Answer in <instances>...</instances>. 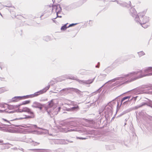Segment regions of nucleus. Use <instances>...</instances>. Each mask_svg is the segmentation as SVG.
Segmentation results:
<instances>
[{
    "mask_svg": "<svg viewBox=\"0 0 152 152\" xmlns=\"http://www.w3.org/2000/svg\"><path fill=\"white\" fill-rule=\"evenodd\" d=\"M12 107V106H9L8 107L9 108H11Z\"/></svg>",
    "mask_w": 152,
    "mask_h": 152,
    "instance_id": "58836bf2",
    "label": "nucleus"
},
{
    "mask_svg": "<svg viewBox=\"0 0 152 152\" xmlns=\"http://www.w3.org/2000/svg\"><path fill=\"white\" fill-rule=\"evenodd\" d=\"M76 24H70V25H69L68 26V27H71L72 26H74L75 25H76Z\"/></svg>",
    "mask_w": 152,
    "mask_h": 152,
    "instance_id": "cd10ccee",
    "label": "nucleus"
},
{
    "mask_svg": "<svg viewBox=\"0 0 152 152\" xmlns=\"http://www.w3.org/2000/svg\"><path fill=\"white\" fill-rule=\"evenodd\" d=\"M67 78H68L69 79L76 80L78 81L80 83L83 84H90L92 83L94 81V78L92 79L88 80H81L79 79H75V77H66Z\"/></svg>",
    "mask_w": 152,
    "mask_h": 152,
    "instance_id": "39448f33",
    "label": "nucleus"
},
{
    "mask_svg": "<svg viewBox=\"0 0 152 152\" xmlns=\"http://www.w3.org/2000/svg\"><path fill=\"white\" fill-rule=\"evenodd\" d=\"M3 142V140H0V142L1 143V142Z\"/></svg>",
    "mask_w": 152,
    "mask_h": 152,
    "instance_id": "c9c22d12",
    "label": "nucleus"
},
{
    "mask_svg": "<svg viewBox=\"0 0 152 152\" xmlns=\"http://www.w3.org/2000/svg\"><path fill=\"white\" fill-rule=\"evenodd\" d=\"M29 102H30V101H28V100L24 101L21 104H23V105H24V104H28Z\"/></svg>",
    "mask_w": 152,
    "mask_h": 152,
    "instance_id": "aec40b11",
    "label": "nucleus"
},
{
    "mask_svg": "<svg viewBox=\"0 0 152 152\" xmlns=\"http://www.w3.org/2000/svg\"><path fill=\"white\" fill-rule=\"evenodd\" d=\"M61 141V142H60V143L61 144H65L66 143L65 142V141L64 140H61L60 141Z\"/></svg>",
    "mask_w": 152,
    "mask_h": 152,
    "instance_id": "a878e982",
    "label": "nucleus"
},
{
    "mask_svg": "<svg viewBox=\"0 0 152 152\" xmlns=\"http://www.w3.org/2000/svg\"><path fill=\"white\" fill-rule=\"evenodd\" d=\"M146 104V103H142V104H141V105H139V106H137V108H139V107H142V106H143L144 105H145Z\"/></svg>",
    "mask_w": 152,
    "mask_h": 152,
    "instance_id": "393cba45",
    "label": "nucleus"
},
{
    "mask_svg": "<svg viewBox=\"0 0 152 152\" xmlns=\"http://www.w3.org/2000/svg\"><path fill=\"white\" fill-rule=\"evenodd\" d=\"M138 54L139 56H143L145 54V53L143 51H141L139 52H138Z\"/></svg>",
    "mask_w": 152,
    "mask_h": 152,
    "instance_id": "412c9836",
    "label": "nucleus"
},
{
    "mask_svg": "<svg viewBox=\"0 0 152 152\" xmlns=\"http://www.w3.org/2000/svg\"><path fill=\"white\" fill-rule=\"evenodd\" d=\"M41 104L37 102H35L32 105V107H33L38 108Z\"/></svg>",
    "mask_w": 152,
    "mask_h": 152,
    "instance_id": "ddd939ff",
    "label": "nucleus"
},
{
    "mask_svg": "<svg viewBox=\"0 0 152 152\" xmlns=\"http://www.w3.org/2000/svg\"><path fill=\"white\" fill-rule=\"evenodd\" d=\"M79 110V106L77 105L76 106H75L70 108L68 110L70 111H77L78 110Z\"/></svg>",
    "mask_w": 152,
    "mask_h": 152,
    "instance_id": "f8f14e48",
    "label": "nucleus"
},
{
    "mask_svg": "<svg viewBox=\"0 0 152 152\" xmlns=\"http://www.w3.org/2000/svg\"><path fill=\"white\" fill-rule=\"evenodd\" d=\"M127 112H124V113L123 114H122V115H123L124 114L126 113Z\"/></svg>",
    "mask_w": 152,
    "mask_h": 152,
    "instance_id": "e433bc0d",
    "label": "nucleus"
},
{
    "mask_svg": "<svg viewBox=\"0 0 152 152\" xmlns=\"http://www.w3.org/2000/svg\"><path fill=\"white\" fill-rule=\"evenodd\" d=\"M3 92L2 91V89L1 88H0V93H2Z\"/></svg>",
    "mask_w": 152,
    "mask_h": 152,
    "instance_id": "2f4dec72",
    "label": "nucleus"
},
{
    "mask_svg": "<svg viewBox=\"0 0 152 152\" xmlns=\"http://www.w3.org/2000/svg\"><path fill=\"white\" fill-rule=\"evenodd\" d=\"M0 130H1L2 131H3L4 132H12V131L10 129H2L1 127H0Z\"/></svg>",
    "mask_w": 152,
    "mask_h": 152,
    "instance_id": "4468645a",
    "label": "nucleus"
},
{
    "mask_svg": "<svg viewBox=\"0 0 152 152\" xmlns=\"http://www.w3.org/2000/svg\"><path fill=\"white\" fill-rule=\"evenodd\" d=\"M18 112L20 113L22 112H27L31 114V115H34L33 112L31 111L29 108L26 107H23L22 108H21L20 107L18 109Z\"/></svg>",
    "mask_w": 152,
    "mask_h": 152,
    "instance_id": "423d86ee",
    "label": "nucleus"
},
{
    "mask_svg": "<svg viewBox=\"0 0 152 152\" xmlns=\"http://www.w3.org/2000/svg\"><path fill=\"white\" fill-rule=\"evenodd\" d=\"M77 138L79 139H82V140H85V139H87V137L83 138V137H77Z\"/></svg>",
    "mask_w": 152,
    "mask_h": 152,
    "instance_id": "b1692460",
    "label": "nucleus"
},
{
    "mask_svg": "<svg viewBox=\"0 0 152 152\" xmlns=\"http://www.w3.org/2000/svg\"><path fill=\"white\" fill-rule=\"evenodd\" d=\"M33 126L34 127H36L37 126L36 125H33Z\"/></svg>",
    "mask_w": 152,
    "mask_h": 152,
    "instance_id": "4c0bfd02",
    "label": "nucleus"
},
{
    "mask_svg": "<svg viewBox=\"0 0 152 152\" xmlns=\"http://www.w3.org/2000/svg\"><path fill=\"white\" fill-rule=\"evenodd\" d=\"M22 96H15L12 98L11 101L12 102H17L22 99Z\"/></svg>",
    "mask_w": 152,
    "mask_h": 152,
    "instance_id": "9b49d317",
    "label": "nucleus"
},
{
    "mask_svg": "<svg viewBox=\"0 0 152 152\" xmlns=\"http://www.w3.org/2000/svg\"><path fill=\"white\" fill-rule=\"evenodd\" d=\"M0 15H1V16H2V15L1 14V13H0Z\"/></svg>",
    "mask_w": 152,
    "mask_h": 152,
    "instance_id": "37998d69",
    "label": "nucleus"
},
{
    "mask_svg": "<svg viewBox=\"0 0 152 152\" xmlns=\"http://www.w3.org/2000/svg\"><path fill=\"white\" fill-rule=\"evenodd\" d=\"M150 106L152 107V103H150Z\"/></svg>",
    "mask_w": 152,
    "mask_h": 152,
    "instance_id": "f704fd0d",
    "label": "nucleus"
},
{
    "mask_svg": "<svg viewBox=\"0 0 152 152\" xmlns=\"http://www.w3.org/2000/svg\"><path fill=\"white\" fill-rule=\"evenodd\" d=\"M66 25L67 24H66L62 26L61 28V30H64L66 29L67 28H68V27H66Z\"/></svg>",
    "mask_w": 152,
    "mask_h": 152,
    "instance_id": "6ab92c4d",
    "label": "nucleus"
},
{
    "mask_svg": "<svg viewBox=\"0 0 152 152\" xmlns=\"http://www.w3.org/2000/svg\"><path fill=\"white\" fill-rule=\"evenodd\" d=\"M44 104H41L38 108L40 110H41L42 107L44 106Z\"/></svg>",
    "mask_w": 152,
    "mask_h": 152,
    "instance_id": "4be33fe9",
    "label": "nucleus"
},
{
    "mask_svg": "<svg viewBox=\"0 0 152 152\" xmlns=\"http://www.w3.org/2000/svg\"><path fill=\"white\" fill-rule=\"evenodd\" d=\"M58 14H56V15H57V17L61 18V15H58Z\"/></svg>",
    "mask_w": 152,
    "mask_h": 152,
    "instance_id": "c756f323",
    "label": "nucleus"
},
{
    "mask_svg": "<svg viewBox=\"0 0 152 152\" xmlns=\"http://www.w3.org/2000/svg\"><path fill=\"white\" fill-rule=\"evenodd\" d=\"M4 111L5 112H8L10 113H13L14 112L12 111H6L5 110H0V113L2 112H4Z\"/></svg>",
    "mask_w": 152,
    "mask_h": 152,
    "instance_id": "5701e85b",
    "label": "nucleus"
},
{
    "mask_svg": "<svg viewBox=\"0 0 152 152\" xmlns=\"http://www.w3.org/2000/svg\"><path fill=\"white\" fill-rule=\"evenodd\" d=\"M66 126L67 127V129L65 128H61V127L58 126H56V127L57 128L59 131L62 132H68L75 131V129H70L72 128V126L69 123H65L64 125V126Z\"/></svg>",
    "mask_w": 152,
    "mask_h": 152,
    "instance_id": "7ed1b4c3",
    "label": "nucleus"
},
{
    "mask_svg": "<svg viewBox=\"0 0 152 152\" xmlns=\"http://www.w3.org/2000/svg\"><path fill=\"white\" fill-rule=\"evenodd\" d=\"M130 97H131L130 96H126V97H123L121 101V104H122V102L124 101L126 99H129L130 98Z\"/></svg>",
    "mask_w": 152,
    "mask_h": 152,
    "instance_id": "f3484780",
    "label": "nucleus"
},
{
    "mask_svg": "<svg viewBox=\"0 0 152 152\" xmlns=\"http://www.w3.org/2000/svg\"><path fill=\"white\" fill-rule=\"evenodd\" d=\"M31 150H39V149H31Z\"/></svg>",
    "mask_w": 152,
    "mask_h": 152,
    "instance_id": "72a5a7b5",
    "label": "nucleus"
},
{
    "mask_svg": "<svg viewBox=\"0 0 152 152\" xmlns=\"http://www.w3.org/2000/svg\"><path fill=\"white\" fill-rule=\"evenodd\" d=\"M54 104L53 102V100H51L50 102H48V106L49 107H52Z\"/></svg>",
    "mask_w": 152,
    "mask_h": 152,
    "instance_id": "dca6fc26",
    "label": "nucleus"
},
{
    "mask_svg": "<svg viewBox=\"0 0 152 152\" xmlns=\"http://www.w3.org/2000/svg\"><path fill=\"white\" fill-rule=\"evenodd\" d=\"M143 74H147L152 72V67H149L145 68L143 70H142Z\"/></svg>",
    "mask_w": 152,
    "mask_h": 152,
    "instance_id": "9d476101",
    "label": "nucleus"
},
{
    "mask_svg": "<svg viewBox=\"0 0 152 152\" xmlns=\"http://www.w3.org/2000/svg\"><path fill=\"white\" fill-rule=\"evenodd\" d=\"M85 130L83 129L82 130H80V131L82 132H85Z\"/></svg>",
    "mask_w": 152,
    "mask_h": 152,
    "instance_id": "c85d7f7f",
    "label": "nucleus"
},
{
    "mask_svg": "<svg viewBox=\"0 0 152 152\" xmlns=\"http://www.w3.org/2000/svg\"><path fill=\"white\" fill-rule=\"evenodd\" d=\"M2 120L5 121H6V122H7V123H8L9 124H10V122H9V121L5 119H4V118H3L2 119Z\"/></svg>",
    "mask_w": 152,
    "mask_h": 152,
    "instance_id": "bb28decb",
    "label": "nucleus"
},
{
    "mask_svg": "<svg viewBox=\"0 0 152 152\" xmlns=\"http://www.w3.org/2000/svg\"><path fill=\"white\" fill-rule=\"evenodd\" d=\"M20 117L16 118L15 120H22L25 119H28L31 118H33L34 117V115L31 116H27L23 114L22 113H20L19 115Z\"/></svg>",
    "mask_w": 152,
    "mask_h": 152,
    "instance_id": "6e6552de",
    "label": "nucleus"
},
{
    "mask_svg": "<svg viewBox=\"0 0 152 152\" xmlns=\"http://www.w3.org/2000/svg\"><path fill=\"white\" fill-rule=\"evenodd\" d=\"M49 87L50 86H47L43 90H41L37 92L34 93V94L33 95V96H37L40 94H42L44 93V92H45L47 91V90L49 89Z\"/></svg>",
    "mask_w": 152,
    "mask_h": 152,
    "instance_id": "1a4fd4ad",
    "label": "nucleus"
},
{
    "mask_svg": "<svg viewBox=\"0 0 152 152\" xmlns=\"http://www.w3.org/2000/svg\"><path fill=\"white\" fill-rule=\"evenodd\" d=\"M47 132H48V131L46 130V132H45V133H46Z\"/></svg>",
    "mask_w": 152,
    "mask_h": 152,
    "instance_id": "79ce46f5",
    "label": "nucleus"
},
{
    "mask_svg": "<svg viewBox=\"0 0 152 152\" xmlns=\"http://www.w3.org/2000/svg\"><path fill=\"white\" fill-rule=\"evenodd\" d=\"M136 75H138V76L133 78H132L131 80V81H133L138 78H142L145 76L152 75V72L147 74H143L142 71L140 70L135 72L129 73L127 75H124L123 77H117L113 79L111 81L112 82L116 81V83H117V84H118L122 82L123 79L125 77H134Z\"/></svg>",
    "mask_w": 152,
    "mask_h": 152,
    "instance_id": "f257e3e1",
    "label": "nucleus"
},
{
    "mask_svg": "<svg viewBox=\"0 0 152 152\" xmlns=\"http://www.w3.org/2000/svg\"><path fill=\"white\" fill-rule=\"evenodd\" d=\"M53 1V0H52Z\"/></svg>",
    "mask_w": 152,
    "mask_h": 152,
    "instance_id": "c03bdc74",
    "label": "nucleus"
},
{
    "mask_svg": "<svg viewBox=\"0 0 152 152\" xmlns=\"http://www.w3.org/2000/svg\"><path fill=\"white\" fill-rule=\"evenodd\" d=\"M45 108L46 110H47L48 114L51 117H53V116L57 114L58 112L60 111V107H56L54 109L51 108L50 110H49L46 107Z\"/></svg>",
    "mask_w": 152,
    "mask_h": 152,
    "instance_id": "20e7f679",
    "label": "nucleus"
},
{
    "mask_svg": "<svg viewBox=\"0 0 152 152\" xmlns=\"http://www.w3.org/2000/svg\"><path fill=\"white\" fill-rule=\"evenodd\" d=\"M32 142V145L34 146L37 145L39 144V143L37 142H35L34 141H32L31 139L30 140V141L29 142Z\"/></svg>",
    "mask_w": 152,
    "mask_h": 152,
    "instance_id": "2eb2a0df",
    "label": "nucleus"
},
{
    "mask_svg": "<svg viewBox=\"0 0 152 152\" xmlns=\"http://www.w3.org/2000/svg\"><path fill=\"white\" fill-rule=\"evenodd\" d=\"M46 152H52L51 150H48L46 151Z\"/></svg>",
    "mask_w": 152,
    "mask_h": 152,
    "instance_id": "7c9ffc66",
    "label": "nucleus"
},
{
    "mask_svg": "<svg viewBox=\"0 0 152 152\" xmlns=\"http://www.w3.org/2000/svg\"><path fill=\"white\" fill-rule=\"evenodd\" d=\"M64 78V77L63 76L59 77L58 78L57 81H61L65 80V78Z\"/></svg>",
    "mask_w": 152,
    "mask_h": 152,
    "instance_id": "a211bd4d",
    "label": "nucleus"
},
{
    "mask_svg": "<svg viewBox=\"0 0 152 152\" xmlns=\"http://www.w3.org/2000/svg\"><path fill=\"white\" fill-rule=\"evenodd\" d=\"M61 10V9L60 5L58 4L57 5H54L53 7L52 11L55 12L56 14L60 13Z\"/></svg>",
    "mask_w": 152,
    "mask_h": 152,
    "instance_id": "0eeeda50",
    "label": "nucleus"
},
{
    "mask_svg": "<svg viewBox=\"0 0 152 152\" xmlns=\"http://www.w3.org/2000/svg\"><path fill=\"white\" fill-rule=\"evenodd\" d=\"M151 89H152V85L151 86Z\"/></svg>",
    "mask_w": 152,
    "mask_h": 152,
    "instance_id": "a19ab883",
    "label": "nucleus"
},
{
    "mask_svg": "<svg viewBox=\"0 0 152 152\" xmlns=\"http://www.w3.org/2000/svg\"><path fill=\"white\" fill-rule=\"evenodd\" d=\"M71 104H72L73 105H74V106L76 105L75 104H74V103L73 102H71Z\"/></svg>",
    "mask_w": 152,
    "mask_h": 152,
    "instance_id": "473e14b6",
    "label": "nucleus"
},
{
    "mask_svg": "<svg viewBox=\"0 0 152 152\" xmlns=\"http://www.w3.org/2000/svg\"><path fill=\"white\" fill-rule=\"evenodd\" d=\"M130 12L131 15L135 18V20L138 22H139L141 25L144 28H147L148 25H145V24L148 22L149 20V18L146 16H144L143 18H140L141 20L140 21V18L137 15V12L134 8H132L130 10Z\"/></svg>",
    "mask_w": 152,
    "mask_h": 152,
    "instance_id": "f03ea898",
    "label": "nucleus"
},
{
    "mask_svg": "<svg viewBox=\"0 0 152 152\" xmlns=\"http://www.w3.org/2000/svg\"><path fill=\"white\" fill-rule=\"evenodd\" d=\"M96 67H99V66H98V65H97V66H96Z\"/></svg>",
    "mask_w": 152,
    "mask_h": 152,
    "instance_id": "ea45409f",
    "label": "nucleus"
}]
</instances>
